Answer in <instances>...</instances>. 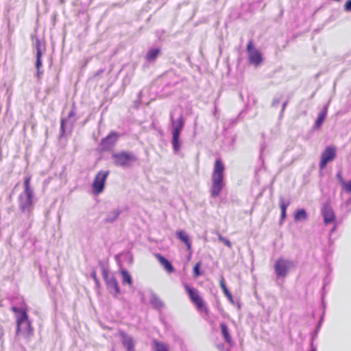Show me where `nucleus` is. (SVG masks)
<instances>
[{"label":"nucleus","instance_id":"4468645a","mask_svg":"<svg viewBox=\"0 0 351 351\" xmlns=\"http://www.w3.org/2000/svg\"><path fill=\"white\" fill-rule=\"evenodd\" d=\"M171 125L172 126V132L181 133L184 126V119L182 115H180L176 120L173 119L172 114H170Z\"/></svg>","mask_w":351,"mask_h":351},{"label":"nucleus","instance_id":"c756f323","mask_svg":"<svg viewBox=\"0 0 351 351\" xmlns=\"http://www.w3.org/2000/svg\"><path fill=\"white\" fill-rule=\"evenodd\" d=\"M282 97H283L282 94H278V95H276L272 100V102L271 104V107L277 108L279 106V104H280Z\"/></svg>","mask_w":351,"mask_h":351},{"label":"nucleus","instance_id":"de8ad7c7","mask_svg":"<svg viewBox=\"0 0 351 351\" xmlns=\"http://www.w3.org/2000/svg\"><path fill=\"white\" fill-rule=\"evenodd\" d=\"M141 92H139V93H138V97H140V96H141Z\"/></svg>","mask_w":351,"mask_h":351},{"label":"nucleus","instance_id":"2f4dec72","mask_svg":"<svg viewBox=\"0 0 351 351\" xmlns=\"http://www.w3.org/2000/svg\"><path fill=\"white\" fill-rule=\"evenodd\" d=\"M322 321H323V315L321 317L320 319L319 320V322L317 324V326L316 327V329L314 332V333L311 336V341H313V343H314V340L317 338V334L319 332V328H320V326H321V324L322 323Z\"/></svg>","mask_w":351,"mask_h":351},{"label":"nucleus","instance_id":"c03bdc74","mask_svg":"<svg viewBox=\"0 0 351 351\" xmlns=\"http://www.w3.org/2000/svg\"><path fill=\"white\" fill-rule=\"evenodd\" d=\"M336 229V226H335L331 230V232H333Z\"/></svg>","mask_w":351,"mask_h":351},{"label":"nucleus","instance_id":"9b49d317","mask_svg":"<svg viewBox=\"0 0 351 351\" xmlns=\"http://www.w3.org/2000/svg\"><path fill=\"white\" fill-rule=\"evenodd\" d=\"M184 289L188 293L191 302L196 305L199 310H201L204 306V303L202 298L199 295L198 291L193 287H191L189 285H184Z\"/></svg>","mask_w":351,"mask_h":351},{"label":"nucleus","instance_id":"dca6fc26","mask_svg":"<svg viewBox=\"0 0 351 351\" xmlns=\"http://www.w3.org/2000/svg\"><path fill=\"white\" fill-rule=\"evenodd\" d=\"M149 302L152 306L157 310L161 311L165 308V303L153 291L150 293Z\"/></svg>","mask_w":351,"mask_h":351},{"label":"nucleus","instance_id":"20e7f679","mask_svg":"<svg viewBox=\"0 0 351 351\" xmlns=\"http://www.w3.org/2000/svg\"><path fill=\"white\" fill-rule=\"evenodd\" d=\"M111 158L115 166L122 168L131 167L138 160L136 154L132 152L126 151L113 153Z\"/></svg>","mask_w":351,"mask_h":351},{"label":"nucleus","instance_id":"c85d7f7f","mask_svg":"<svg viewBox=\"0 0 351 351\" xmlns=\"http://www.w3.org/2000/svg\"><path fill=\"white\" fill-rule=\"evenodd\" d=\"M153 344L155 351H169L167 346L162 342L154 340Z\"/></svg>","mask_w":351,"mask_h":351},{"label":"nucleus","instance_id":"f03ea898","mask_svg":"<svg viewBox=\"0 0 351 351\" xmlns=\"http://www.w3.org/2000/svg\"><path fill=\"white\" fill-rule=\"evenodd\" d=\"M30 177L24 180V191L19 196V207L20 210L29 217L34 209V191L30 187Z\"/></svg>","mask_w":351,"mask_h":351},{"label":"nucleus","instance_id":"39448f33","mask_svg":"<svg viewBox=\"0 0 351 351\" xmlns=\"http://www.w3.org/2000/svg\"><path fill=\"white\" fill-rule=\"evenodd\" d=\"M99 264L101 269L102 277L105 281L107 289L114 298L117 297L121 293L118 281L113 275H109L108 270L106 268L104 263L101 261H99Z\"/></svg>","mask_w":351,"mask_h":351},{"label":"nucleus","instance_id":"37998d69","mask_svg":"<svg viewBox=\"0 0 351 351\" xmlns=\"http://www.w3.org/2000/svg\"><path fill=\"white\" fill-rule=\"evenodd\" d=\"M177 83H178V81H176V82H173L172 84H169V83H168V84H166V86H175Z\"/></svg>","mask_w":351,"mask_h":351},{"label":"nucleus","instance_id":"f8f14e48","mask_svg":"<svg viewBox=\"0 0 351 351\" xmlns=\"http://www.w3.org/2000/svg\"><path fill=\"white\" fill-rule=\"evenodd\" d=\"M336 156V149L335 147L328 146L322 152L321 160L319 164V169H323L326 165L334 160Z\"/></svg>","mask_w":351,"mask_h":351},{"label":"nucleus","instance_id":"72a5a7b5","mask_svg":"<svg viewBox=\"0 0 351 351\" xmlns=\"http://www.w3.org/2000/svg\"><path fill=\"white\" fill-rule=\"evenodd\" d=\"M42 65H43L42 60H40V64H38V60H36L35 66H36V70H37L36 76L38 77V81H39V80L40 78V75L43 73V71H40V67L42 66Z\"/></svg>","mask_w":351,"mask_h":351},{"label":"nucleus","instance_id":"1a4fd4ad","mask_svg":"<svg viewBox=\"0 0 351 351\" xmlns=\"http://www.w3.org/2000/svg\"><path fill=\"white\" fill-rule=\"evenodd\" d=\"M75 115L74 110H71L66 117L61 119L60 138H62L66 134V129H69L70 132H71L76 121V119L74 118Z\"/></svg>","mask_w":351,"mask_h":351},{"label":"nucleus","instance_id":"a18cd8bd","mask_svg":"<svg viewBox=\"0 0 351 351\" xmlns=\"http://www.w3.org/2000/svg\"><path fill=\"white\" fill-rule=\"evenodd\" d=\"M264 149H265V146H262V147L261 148V153L263 152Z\"/></svg>","mask_w":351,"mask_h":351},{"label":"nucleus","instance_id":"bb28decb","mask_svg":"<svg viewBox=\"0 0 351 351\" xmlns=\"http://www.w3.org/2000/svg\"><path fill=\"white\" fill-rule=\"evenodd\" d=\"M308 215L306 211L304 208L298 210L294 215V220L295 221H302L307 219Z\"/></svg>","mask_w":351,"mask_h":351},{"label":"nucleus","instance_id":"4be33fe9","mask_svg":"<svg viewBox=\"0 0 351 351\" xmlns=\"http://www.w3.org/2000/svg\"><path fill=\"white\" fill-rule=\"evenodd\" d=\"M123 210L120 208H115L110 211L106 218L104 219V222L106 223H113L114 222L119 215L122 213Z\"/></svg>","mask_w":351,"mask_h":351},{"label":"nucleus","instance_id":"f257e3e1","mask_svg":"<svg viewBox=\"0 0 351 351\" xmlns=\"http://www.w3.org/2000/svg\"><path fill=\"white\" fill-rule=\"evenodd\" d=\"M11 311L15 313L16 322V335L21 334L25 337L33 335L34 329L27 315V306L22 302L20 306H13Z\"/></svg>","mask_w":351,"mask_h":351},{"label":"nucleus","instance_id":"f704fd0d","mask_svg":"<svg viewBox=\"0 0 351 351\" xmlns=\"http://www.w3.org/2000/svg\"><path fill=\"white\" fill-rule=\"evenodd\" d=\"M90 277L93 279L95 281L96 286L97 288L100 287V282L97 276L96 269H93V271L90 273Z\"/></svg>","mask_w":351,"mask_h":351},{"label":"nucleus","instance_id":"a19ab883","mask_svg":"<svg viewBox=\"0 0 351 351\" xmlns=\"http://www.w3.org/2000/svg\"><path fill=\"white\" fill-rule=\"evenodd\" d=\"M310 347H311L310 351H317L316 346L314 345V343H313V341H311V342H310Z\"/></svg>","mask_w":351,"mask_h":351},{"label":"nucleus","instance_id":"393cba45","mask_svg":"<svg viewBox=\"0 0 351 351\" xmlns=\"http://www.w3.org/2000/svg\"><path fill=\"white\" fill-rule=\"evenodd\" d=\"M35 47L36 49V60H38V64H40V60H41L43 51L45 50V48L42 46L41 41L38 38H36Z\"/></svg>","mask_w":351,"mask_h":351},{"label":"nucleus","instance_id":"ea45409f","mask_svg":"<svg viewBox=\"0 0 351 351\" xmlns=\"http://www.w3.org/2000/svg\"><path fill=\"white\" fill-rule=\"evenodd\" d=\"M105 69H99L97 72H95V73L94 74V77H97V76L100 75L101 74H102L104 72Z\"/></svg>","mask_w":351,"mask_h":351},{"label":"nucleus","instance_id":"0eeeda50","mask_svg":"<svg viewBox=\"0 0 351 351\" xmlns=\"http://www.w3.org/2000/svg\"><path fill=\"white\" fill-rule=\"evenodd\" d=\"M110 173V171H99L96 174L92 184V189L95 193L99 194L103 192L106 180Z\"/></svg>","mask_w":351,"mask_h":351},{"label":"nucleus","instance_id":"473e14b6","mask_svg":"<svg viewBox=\"0 0 351 351\" xmlns=\"http://www.w3.org/2000/svg\"><path fill=\"white\" fill-rule=\"evenodd\" d=\"M219 240L229 248L232 247L231 242L226 238L223 237L221 234H218Z\"/></svg>","mask_w":351,"mask_h":351},{"label":"nucleus","instance_id":"aec40b11","mask_svg":"<svg viewBox=\"0 0 351 351\" xmlns=\"http://www.w3.org/2000/svg\"><path fill=\"white\" fill-rule=\"evenodd\" d=\"M156 257L168 273H172L174 271V267L168 259L160 254H156Z\"/></svg>","mask_w":351,"mask_h":351},{"label":"nucleus","instance_id":"a211bd4d","mask_svg":"<svg viewBox=\"0 0 351 351\" xmlns=\"http://www.w3.org/2000/svg\"><path fill=\"white\" fill-rule=\"evenodd\" d=\"M160 54H161L160 48H159V47L150 48L147 51V52L145 56V58L148 62L153 63L156 60V59Z\"/></svg>","mask_w":351,"mask_h":351},{"label":"nucleus","instance_id":"e433bc0d","mask_svg":"<svg viewBox=\"0 0 351 351\" xmlns=\"http://www.w3.org/2000/svg\"><path fill=\"white\" fill-rule=\"evenodd\" d=\"M346 12H351V0H348L343 5Z\"/></svg>","mask_w":351,"mask_h":351},{"label":"nucleus","instance_id":"5701e85b","mask_svg":"<svg viewBox=\"0 0 351 351\" xmlns=\"http://www.w3.org/2000/svg\"><path fill=\"white\" fill-rule=\"evenodd\" d=\"M328 107V104H326L323 108V109L321 110V112L319 113L318 117H317V118L315 121V123L314 124V128L318 129L322 126V125L327 115Z\"/></svg>","mask_w":351,"mask_h":351},{"label":"nucleus","instance_id":"7c9ffc66","mask_svg":"<svg viewBox=\"0 0 351 351\" xmlns=\"http://www.w3.org/2000/svg\"><path fill=\"white\" fill-rule=\"evenodd\" d=\"M202 263L199 261L197 263L193 269V275L195 278L199 277L202 275V273L200 270Z\"/></svg>","mask_w":351,"mask_h":351},{"label":"nucleus","instance_id":"6e6552de","mask_svg":"<svg viewBox=\"0 0 351 351\" xmlns=\"http://www.w3.org/2000/svg\"><path fill=\"white\" fill-rule=\"evenodd\" d=\"M247 52L250 64L256 66L263 62L261 53L254 47L252 40H250L247 45Z\"/></svg>","mask_w":351,"mask_h":351},{"label":"nucleus","instance_id":"4c0bfd02","mask_svg":"<svg viewBox=\"0 0 351 351\" xmlns=\"http://www.w3.org/2000/svg\"><path fill=\"white\" fill-rule=\"evenodd\" d=\"M238 122V118H234V119H230V120H228V127H232L233 125H234L235 124H237Z\"/></svg>","mask_w":351,"mask_h":351},{"label":"nucleus","instance_id":"6ab92c4d","mask_svg":"<svg viewBox=\"0 0 351 351\" xmlns=\"http://www.w3.org/2000/svg\"><path fill=\"white\" fill-rule=\"evenodd\" d=\"M181 133L172 132L171 144L174 154H178L182 147V141L180 139Z\"/></svg>","mask_w":351,"mask_h":351},{"label":"nucleus","instance_id":"ddd939ff","mask_svg":"<svg viewBox=\"0 0 351 351\" xmlns=\"http://www.w3.org/2000/svg\"><path fill=\"white\" fill-rule=\"evenodd\" d=\"M324 223L328 225L333 222L335 219V215L332 208L328 202L324 204L321 209Z\"/></svg>","mask_w":351,"mask_h":351},{"label":"nucleus","instance_id":"49530a36","mask_svg":"<svg viewBox=\"0 0 351 351\" xmlns=\"http://www.w3.org/2000/svg\"><path fill=\"white\" fill-rule=\"evenodd\" d=\"M326 285V282L324 281V286H323V289H325Z\"/></svg>","mask_w":351,"mask_h":351},{"label":"nucleus","instance_id":"79ce46f5","mask_svg":"<svg viewBox=\"0 0 351 351\" xmlns=\"http://www.w3.org/2000/svg\"><path fill=\"white\" fill-rule=\"evenodd\" d=\"M345 204L346 206L351 204V197L346 201Z\"/></svg>","mask_w":351,"mask_h":351},{"label":"nucleus","instance_id":"7ed1b4c3","mask_svg":"<svg viewBox=\"0 0 351 351\" xmlns=\"http://www.w3.org/2000/svg\"><path fill=\"white\" fill-rule=\"evenodd\" d=\"M225 167L220 158L215 160L214 170L212 173V186L210 189L212 197H218L225 186L224 182Z\"/></svg>","mask_w":351,"mask_h":351},{"label":"nucleus","instance_id":"a878e982","mask_svg":"<svg viewBox=\"0 0 351 351\" xmlns=\"http://www.w3.org/2000/svg\"><path fill=\"white\" fill-rule=\"evenodd\" d=\"M220 328L221 330V334L226 341V343L231 345L232 343V338L228 331V328L225 323H221L220 324Z\"/></svg>","mask_w":351,"mask_h":351},{"label":"nucleus","instance_id":"58836bf2","mask_svg":"<svg viewBox=\"0 0 351 351\" xmlns=\"http://www.w3.org/2000/svg\"><path fill=\"white\" fill-rule=\"evenodd\" d=\"M344 185L346 191L351 192V180L348 182L344 183Z\"/></svg>","mask_w":351,"mask_h":351},{"label":"nucleus","instance_id":"b1692460","mask_svg":"<svg viewBox=\"0 0 351 351\" xmlns=\"http://www.w3.org/2000/svg\"><path fill=\"white\" fill-rule=\"evenodd\" d=\"M120 274L122 276V284L128 285L131 287L133 284V280L130 273L125 269H121Z\"/></svg>","mask_w":351,"mask_h":351},{"label":"nucleus","instance_id":"f3484780","mask_svg":"<svg viewBox=\"0 0 351 351\" xmlns=\"http://www.w3.org/2000/svg\"><path fill=\"white\" fill-rule=\"evenodd\" d=\"M291 201L290 199L285 200L284 197L280 196L279 197V206L280 208L281 214H280V223L281 224L282 221L285 219L287 217V208L290 205Z\"/></svg>","mask_w":351,"mask_h":351},{"label":"nucleus","instance_id":"9d476101","mask_svg":"<svg viewBox=\"0 0 351 351\" xmlns=\"http://www.w3.org/2000/svg\"><path fill=\"white\" fill-rule=\"evenodd\" d=\"M119 137L120 134L118 132L111 131L107 136L101 139L99 144L101 150H110L115 145Z\"/></svg>","mask_w":351,"mask_h":351},{"label":"nucleus","instance_id":"412c9836","mask_svg":"<svg viewBox=\"0 0 351 351\" xmlns=\"http://www.w3.org/2000/svg\"><path fill=\"white\" fill-rule=\"evenodd\" d=\"M176 236L178 239H179L182 242H183L187 248L188 251L191 250V242L190 241L189 235L186 233L184 230H180L176 232Z\"/></svg>","mask_w":351,"mask_h":351},{"label":"nucleus","instance_id":"423d86ee","mask_svg":"<svg viewBox=\"0 0 351 351\" xmlns=\"http://www.w3.org/2000/svg\"><path fill=\"white\" fill-rule=\"evenodd\" d=\"M274 267L278 278H285L289 270L295 268V264L291 260L280 258L276 261Z\"/></svg>","mask_w":351,"mask_h":351},{"label":"nucleus","instance_id":"cd10ccee","mask_svg":"<svg viewBox=\"0 0 351 351\" xmlns=\"http://www.w3.org/2000/svg\"><path fill=\"white\" fill-rule=\"evenodd\" d=\"M220 287L223 290V293L225 294V295L228 298V300L232 303V304H234V300H233V297L231 294V293L229 291V290L228 289L226 284H225V282H224V280L223 278H221V280H220Z\"/></svg>","mask_w":351,"mask_h":351},{"label":"nucleus","instance_id":"c9c22d12","mask_svg":"<svg viewBox=\"0 0 351 351\" xmlns=\"http://www.w3.org/2000/svg\"><path fill=\"white\" fill-rule=\"evenodd\" d=\"M289 103V100L287 99L286 101H285L282 104V108H281V110H280V114H279V118L281 119L282 117H283V114H284V112L285 110V108L287 106Z\"/></svg>","mask_w":351,"mask_h":351},{"label":"nucleus","instance_id":"2eb2a0df","mask_svg":"<svg viewBox=\"0 0 351 351\" xmlns=\"http://www.w3.org/2000/svg\"><path fill=\"white\" fill-rule=\"evenodd\" d=\"M122 343L127 351H135L134 341L133 338L124 332H120Z\"/></svg>","mask_w":351,"mask_h":351},{"label":"nucleus","instance_id":"09e8293b","mask_svg":"<svg viewBox=\"0 0 351 351\" xmlns=\"http://www.w3.org/2000/svg\"><path fill=\"white\" fill-rule=\"evenodd\" d=\"M168 75H173V73H168Z\"/></svg>","mask_w":351,"mask_h":351}]
</instances>
